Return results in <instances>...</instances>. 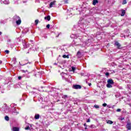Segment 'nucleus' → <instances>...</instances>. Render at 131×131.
Segmentation results:
<instances>
[{"mask_svg": "<svg viewBox=\"0 0 131 131\" xmlns=\"http://www.w3.org/2000/svg\"><path fill=\"white\" fill-rule=\"evenodd\" d=\"M98 0H94L93 5H94V6H96V4H98Z\"/></svg>", "mask_w": 131, "mask_h": 131, "instance_id": "12", "label": "nucleus"}, {"mask_svg": "<svg viewBox=\"0 0 131 131\" xmlns=\"http://www.w3.org/2000/svg\"><path fill=\"white\" fill-rule=\"evenodd\" d=\"M73 89H75V90H78L81 89V85H78V84H76L74 85L73 86Z\"/></svg>", "mask_w": 131, "mask_h": 131, "instance_id": "3", "label": "nucleus"}, {"mask_svg": "<svg viewBox=\"0 0 131 131\" xmlns=\"http://www.w3.org/2000/svg\"><path fill=\"white\" fill-rule=\"evenodd\" d=\"M81 55V53H80V51H78L77 53V57H80Z\"/></svg>", "mask_w": 131, "mask_h": 131, "instance_id": "15", "label": "nucleus"}, {"mask_svg": "<svg viewBox=\"0 0 131 131\" xmlns=\"http://www.w3.org/2000/svg\"><path fill=\"white\" fill-rule=\"evenodd\" d=\"M21 78H22V77L21 76H19L18 77V79H19V80L21 79Z\"/></svg>", "mask_w": 131, "mask_h": 131, "instance_id": "33", "label": "nucleus"}, {"mask_svg": "<svg viewBox=\"0 0 131 131\" xmlns=\"http://www.w3.org/2000/svg\"><path fill=\"white\" fill-rule=\"evenodd\" d=\"M45 20H48V21H50L51 20V16L50 15H48L47 16L45 17Z\"/></svg>", "mask_w": 131, "mask_h": 131, "instance_id": "8", "label": "nucleus"}, {"mask_svg": "<svg viewBox=\"0 0 131 131\" xmlns=\"http://www.w3.org/2000/svg\"><path fill=\"white\" fill-rule=\"evenodd\" d=\"M11 106H13V107H15V105H14V104H11Z\"/></svg>", "mask_w": 131, "mask_h": 131, "instance_id": "37", "label": "nucleus"}, {"mask_svg": "<svg viewBox=\"0 0 131 131\" xmlns=\"http://www.w3.org/2000/svg\"><path fill=\"white\" fill-rule=\"evenodd\" d=\"M25 129L26 130H27L28 129H30V127H29V126H27L25 127Z\"/></svg>", "mask_w": 131, "mask_h": 131, "instance_id": "23", "label": "nucleus"}, {"mask_svg": "<svg viewBox=\"0 0 131 131\" xmlns=\"http://www.w3.org/2000/svg\"><path fill=\"white\" fill-rule=\"evenodd\" d=\"M115 46H116L118 49H121V45L118 41L115 42Z\"/></svg>", "mask_w": 131, "mask_h": 131, "instance_id": "4", "label": "nucleus"}, {"mask_svg": "<svg viewBox=\"0 0 131 131\" xmlns=\"http://www.w3.org/2000/svg\"><path fill=\"white\" fill-rule=\"evenodd\" d=\"M126 4V0H124L122 3V5H125Z\"/></svg>", "mask_w": 131, "mask_h": 131, "instance_id": "21", "label": "nucleus"}, {"mask_svg": "<svg viewBox=\"0 0 131 131\" xmlns=\"http://www.w3.org/2000/svg\"><path fill=\"white\" fill-rule=\"evenodd\" d=\"M76 69V68H75V67H72V70L73 72H74V71H75V70Z\"/></svg>", "mask_w": 131, "mask_h": 131, "instance_id": "19", "label": "nucleus"}, {"mask_svg": "<svg viewBox=\"0 0 131 131\" xmlns=\"http://www.w3.org/2000/svg\"><path fill=\"white\" fill-rule=\"evenodd\" d=\"M3 63V61L2 60H0V64H2Z\"/></svg>", "mask_w": 131, "mask_h": 131, "instance_id": "36", "label": "nucleus"}, {"mask_svg": "<svg viewBox=\"0 0 131 131\" xmlns=\"http://www.w3.org/2000/svg\"><path fill=\"white\" fill-rule=\"evenodd\" d=\"M56 1H53V2H51L49 4L50 8H53V7H55L56 6Z\"/></svg>", "mask_w": 131, "mask_h": 131, "instance_id": "2", "label": "nucleus"}, {"mask_svg": "<svg viewBox=\"0 0 131 131\" xmlns=\"http://www.w3.org/2000/svg\"><path fill=\"white\" fill-rule=\"evenodd\" d=\"M5 119L7 121H9V120H10V118H9V117L8 116H6L5 117Z\"/></svg>", "mask_w": 131, "mask_h": 131, "instance_id": "13", "label": "nucleus"}, {"mask_svg": "<svg viewBox=\"0 0 131 131\" xmlns=\"http://www.w3.org/2000/svg\"><path fill=\"white\" fill-rule=\"evenodd\" d=\"M17 131H19V128H17Z\"/></svg>", "mask_w": 131, "mask_h": 131, "instance_id": "38", "label": "nucleus"}, {"mask_svg": "<svg viewBox=\"0 0 131 131\" xmlns=\"http://www.w3.org/2000/svg\"><path fill=\"white\" fill-rule=\"evenodd\" d=\"M114 84V81L112 79L107 80V84H106L107 88H112V84Z\"/></svg>", "mask_w": 131, "mask_h": 131, "instance_id": "1", "label": "nucleus"}, {"mask_svg": "<svg viewBox=\"0 0 131 131\" xmlns=\"http://www.w3.org/2000/svg\"><path fill=\"white\" fill-rule=\"evenodd\" d=\"M84 126H88L86 125V123H84Z\"/></svg>", "mask_w": 131, "mask_h": 131, "instance_id": "35", "label": "nucleus"}, {"mask_svg": "<svg viewBox=\"0 0 131 131\" xmlns=\"http://www.w3.org/2000/svg\"><path fill=\"white\" fill-rule=\"evenodd\" d=\"M35 22L36 25H37V24H38V19L35 20Z\"/></svg>", "mask_w": 131, "mask_h": 131, "instance_id": "22", "label": "nucleus"}, {"mask_svg": "<svg viewBox=\"0 0 131 131\" xmlns=\"http://www.w3.org/2000/svg\"><path fill=\"white\" fill-rule=\"evenodd\" d=\"M5 53H6V54H9L10 51L9 50H6Z\"/></svg>", "mask_w": 131, "mask_h": 131, "instance_id": "24", "label": "nucleus"}, {"mask_svg": "<svg viewBox=\"0 0 131 131\" xmlns=\"http://www.w3.org/2000/svg\"><path fill=\"white\" fill-rule=\"evenodd\" d=\"M14 110L13 111V112H14V113H16V112H17V111H16V107H14Z\"/></svg>", "mask_w": 131, "mask_h": 131, "instance_id": "27", "label": "nucleus"}, {"mask_svg": "<svg viewBox=\"0 0 131 131\" xmlns=\"http://www.w3.org/2000/svg\"><path fill=\"white\" fill-rule=\"evenodd\" d=\"M87 122H91V120L90 119H88L87 120Z\"/></svg>", "mask_w": 131, "mask_h": 131, "instance_id": "32", "label": "nucleus"}, {"mask_svg": "<svg viewBox=\"0 0 131 131\" xmlns=\"http://www.w3.org/2000/svg\"><path fill=\"white\" fill-rule=\"evenodd\" d=\"M0 35H2V32H0Z\"/></svg>", "mask_w": 131, "mask_h": 131, "instance_id": "39", "label": "nucleus"}, {"mask_svg": "<svg viewBox=\"0 0 131 131\" xmlns=\"http://www.w3.org/2000/svg\"><path fill=\"white\" fill-rule=\"evenodd\" d=\"M4 4H5V5H9V4H10V1H9V0H5L4 2Z\"/></svg>", "mask_w": 131, "mask_h": 131, "instance_id": "9", "label": "nucleus"}, {"mask_svg": "<svg viewBox=\"0 0 131 131\" xmlns=\"http://www.w3.org/2000/svg\"><path fill=\"white\" fill-rule=\"evenodd\" d=\"M12 63V64H13V65H15V64H16V63H17V60H16V57H14L13 58Z\"/></svg>", "mask_w": 131, "mask_h": 131, "instance_id": "6", "label": "nucleus"}, {"mask_svg": "<svg viewBox=\"0 0 131 131\" xmlns=\"http://www.w3.org/2000/svg\"><path fill=\"white\" fill-rule=\"evenodd\" d=\"M27 45V42H26L25 41H23V46H24V47H26V48Z\"/></svg>", "mask_w": 131, "mask_h": 131, "instance_id": "18", "label": "nucleus"}, {"mask_svg": "<svg viewBox=\"0 0 131 131\" xmlns=\"http://www.w3.org/2000/svg\"><path fill=\"white\" fill-rule=\"evenodd\" d=\"M85 129H86V127L85 128Z\"/></svg>", "mask_w": 131, "mask_h": 131, "instance_id": "41", "label": "nucleus"}, {"mask_svg": "<svg viewBox=\"0 0 131 131\" xmlns=\"http://www.w3.org/2000/svg\"><path fill=\"white\" fill-rule=\"evenodd\" d=\"M62 57L64 58H67V59H69V55H62Z\"/></svg>", "mask_w": 131, "mask_h": 131, "instance_id": "16", "label": "nucleus"}, {"mask_svg": "<svg viewBox=\"0 0 131 131\" xmlns=\"http://www.w3.org/2000/svg\"><path fill=\"white\" fill-rule=\"evenodd\" d=\"M126 128H127V129L128 130H130V129H131V124H130V123H127L126 125Z\"/></svg>", "mask_w": 131, "mask_h": 131, "instance_id": "5", "label": "nucleus"}, {"mask_svg": "<svg viewBox=\"0 0 131 131\" xmlns=\"http://www.w3.org/2000/svg\"><path fill=\"white\" fill-rule=\"evenodd\" d=\"M105 75H106V76H108V75H109V73L106 72V73H105Z\"/></svg>", "mask_w": 131, "mask_h": 131, "instance_id": "30", "label": "nucleus"}, {"mask_svg": "<svg viewBox=\"0 0 131 131\" xmlns=\"http://www.w3.org/2000/svg\"><path fill=\"white\" fill-rule=\"evenodd\" d=\"M12 131H17V127H12Z\"/></svg>", "mask_w": 131, "mask_h": 131, "instance_id": "17", "label": "nucleus"}, {"mask_svg": "<svg viewBox=\"0 0 131 131\" xmlns=\"http://www.w3.org/2000/svg\"><path fill=\"white\" fill-rule=\"evenodd\" d=\"M63 99H66L67 98V95H64L62 96Z\"/></svg>", "mask_w": 131, "mask_h": 131, "instance_id": "25", "label": "nucleus"}, {"mask_svg": "<svg viewBox=\"0 0 131 131\" xmlns=\"http://www.w3.org/2000/svg\"><path fill=\"white\" fill-rule=\"evenodd\" d=\"M119 119L121 121H122L123 119H124V118H119Z\"/></svg>", "mask_w": 131, "mask_h": 131, "instance_id": "29", "label": "nucleus"}, {"mask_svg": "<svg viewBox=\"0 0 131 131\" xmlns=\"http://www.w3.org/2000/svg\"><path fill=\"white\" fill-rule=\"evenodd\" d=\"M89 85L90 86H91V85H92V83H90L89 84Z\"/></svg>", "mask_w": 131, "mask_h": 131, "instance_id": "34", "label": "nucleus"}, {"mask_svg": "<svg viewBox=\"0 0 131 131\" xmlns=\"http://www.w3.org/2000/svg\"><path fill=\"white\" fill-rule=\"evenodd\" d=\"M35 119H39V114H36L35 115Z\"/></svg>", "mask_w": 131, "mask_h": 131, "instance_id": "10", "label": "nucleus"}, {"mask_svg": "<svg viewBox=\"0 0 131 131\" xmlns=\"http://www.w3.org/2000/svg\"><path fill=\"white\" fill-rule=\"evenodd\" d=\"M15 22H16V23H17V20H15Z\"/></svg>", "mask_w": 131, "mask_h": 131, "instance_id": "40", "label": "nucleus"}, {"mask_svg": "<svg viewBox=\"0 0 131 131\" xmlns=\"http://www.w3.org/2000/svg\"><path fill=\"white\" fill-rule=\"evenodd\" d=\"M47 28H50V25H47L46 26Z\"/></svg>", "mask_w": 131, "mask_h": 131, "instance_id": "31", "label": "nucleus"}, {"mask_svg": "<svg viewBox=\"0 0 131 131\" xmlns=\"http://www.w3.org/2000/svg\"><path fill=\"white\" fill-rule=\"evenodd\" d=\"M120 111H121V110L120 108H118L117 110V112H120Z\"/></svg>", "mask_w": 131, "mask_h": 131, "instance_id": "26", "label": "nucleus"}, {"mask_svg": "<svg viewBox=\"0 0 131 131\" xmlns=\"http://www.w3.org/2000/svg\"><path fill=\"white\" fill-rule=\"evenodd\" d=\"M107 123H108V124H112L113 123V121H111V120H108L106 122Z\"/></svg>", "mask_w": 131, "mask_h": 131, "instance_id": "14", "label": "nucleus"}, {"mask_svg": "<svg viewBox=\"0 0 131 131\" xmlns=\"http://www.w3.org/2000/svg\"><path fill=\"white\" fill-rule=\"evenodd\" d=\"M95 108H96V109H99L100 108V106L99 105H94Z\"/></svg>", "mask_w": 131, "mask_h": 131, "instance_id": "20", "label": "nucleus"}, {"mask_svg": "<svg viewBox=\"0 0 131 131\" xmlns=\"http://www.w3.org/2000/svg\"><path fill=\"white\" fill-rule=\"evenodd\" d=\"M18 20L17 21V25H20L21 24V19L18 16L17 17Z\"/></svg>", "mask_w": 131, "mask_h": 131, "instance_id": "7", "label": "nucleus"}, {"mask_svg": "<svg viewBox=\"0 0 131 131\" xmlns=\"http://www.w3.org/2000/svg\"><path fill=\"white\" fill-rule=\"evenodd\" d=\"M125 15V11L124 10H122V13L121 14V16H124Z\"/></svg>", "mask_w": 131, "mask_h": 131, "instance_id": "11", "label": "nucleus"}, {"mask_svg": "<svg viewBox=\"0 0 131 131\" xmlns=\"http://www.w3.org/2000/svg\"><path fill=\"white\" fill-rule=\"evenodd\" d=\"M102 106H103V107H106V106H107V104L106 103H103L102 104Z\"/></svg>", "mask_w": 131, "mask_h": 131, "instance_id": "28", "label": "nucleus"}]
</instances>
